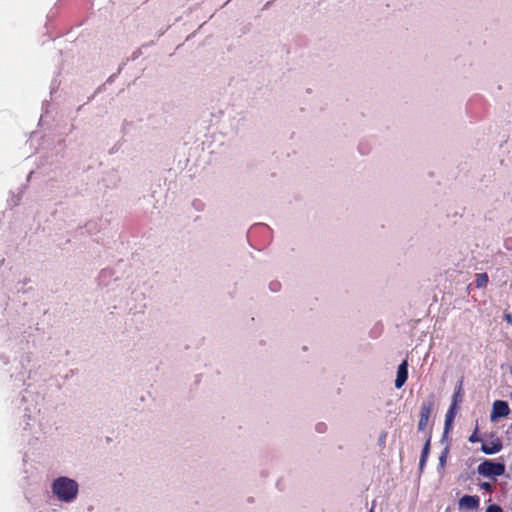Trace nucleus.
Listing matches in <instances>:
<instances>
[{
  "label": "nucleus",
  "mask_w": 512,
  "mask_h": 512,
  "mask_svg": "<svg viewBox=\"0 0 512 512\" xmlns=\"http://www.w3.org/2000/svg\"><path fill=\"white\" fill-rule=\"evenodd\" d=\"M52 491L63 502L73 501L78 494V484L68 477H59L53 481Z\"/></svg>",
  "instance_id": "1"
},
{
  "label": "nucleus",
  "mask_w": 512,
  "mask_h": 512,
  "mask_svg": "<svg viewBox=\"0 0 512 512\" xmlns=\"http://www.w3.org/2000/svg\"><path fill=\"white\" fill-rule=\"evenodd\" d=\"M477 471L484 477H498L505 473V465L503 463H495L491 460H485L482 462Z\"/></svg>",
  "instance_id": "2"
},
{
  "label": "nucleus",
  "mask_w": 512,
  "mask_h": 512,
  "mask_svg": "<svg viewBox=\"0 0 512 512\" xmlns=\"http://www.w3.org/2000/svg\"><path fill=\"white\" fill-rule=\"evenodd\" d=\"M510 409L506 401L496 400L492 405L491 421H496L500 417H505L509 414Z\"/></svg>",
  "instance_id": "3"
},
{
  "label": "nucleus",
  "mask_w": 512,
  "mask_h": 512,
  "mask_svg": "<svg viewBox=\"0 0 512 512\" xmlns=\"http://www.w3.org/2000/svg\"><path fill=\"white\" fill-rule=\"evenodd\" d=\"M432 408H433L432 402H424L421 405L420 419H419V423H418L419 431H424L426 429L428 422H429L431 412H432Z\"/></svg>",
  "instance_id": "4"
},
{
  "label": "nucleus",
  "mask_w": 512,
  "mask_h": 512,
  "mask_svg": "<svg viewBox=\"0 0 512 512\" xmlns=\"http://www.w3.org/2000/svg\"><path fill=\"white\" fill-rule=\"evenodd\" d=\"M480 499L478 496L464 495L458 501L460 510H474L479 507Z\"/></svg>",
  "instance_id": "5"
},
{
  "label": "nucleus",
  "mask_w": 512,
  "mask_h": 512,
  "mask_svg": "<svg viewBox=\"0 0 512 512\" xmlns=\"http://www.w3.org/2000/svg\"><path fill=\"white\" fill-rule=\"evenodd\" d=\"M408 378V362L404 360L399 366L397 370V376L395 380V387L400 389Z\"/></svg>",
  "instance_id": "6"
},
{
  "label": "nucleus",
  "mask_w": 512,
  "mask_h": 512,
  "mask_svg": "<svg viewBox=\"0 0 512 512\" xmlns=\"http://www.w3.org/2000/svg\"><path fill=\"white\" fill-rule=\"evenodd\" d=\"M502 449V443L501 441L496 438L492 441L485 442L482 444L481 450L483 453L487 455H493L498 453Z\"/></svg>",
  "instance_id": "7"
},
{
  "label": "nucleus",
  "mask_w": 512,
  "mask_h": 512,
  "mask_svg": "<svg viewBox=\"0 0 512 512\" xmlns=\"http://www.w3.org/2000/svg\"><path fill=\"white\" fill-rule=\"evenodd\" d=\"M455 410H456L455 403H452L449 410L446 413V416H445V428H444L445 433H448L452 427V422L455 417Z\"/></svg>",
  "instance_id": "8"
},
{
  "label": "nucleus",
  "mask_w": 512,
  "mask_h": 512,
  "mask_svg": "<svg viewBox=\"0 0 512 512\" xmlns=\"http://www.w3.org/2000/svg\"><path fill=\"white\" fill-rule=\"evenodd\" d=\"M448 455H449V447L446 446L439 456L438 472L440 475L444 474V469H445V466L447 463Z\"/></svg>",
  "instance_id": "9"
},
{
  "label": "nucleus",
  "mask_w": 512,
  "mask_h": 512,
  "mask_svg": "<svg viewBox=\"0 0 512 512\" xmlns=\"http://www.w3.org/2000/svg\"><path fill=\"white\" fill-rule=\"evenodd\" d=\"M475 283L478 288L485 287L486 284L488 283L487 274H485V273L477 274Z\"/></svg>",
  "instance_id": "10"
},
{
  "label": "nucleus",
  "mask_w": 512,
  "mask_h": 512,
  "mask_svg": "<svg viewBox=\"0 0 512 512\" xmlns=\"http://www.w3.org/2000/svg\"><path fill=\"white\" fill-rule=\"evenodd\" d=\"M461 401H462V383L459 384L456 392L454 393L452 403H455V406L457 407V404Z\"/></svg>",
  "instance_id": "11"
},
{
  "label": "nucleus",
  "mask_w": 512,
  "mask_h": 512,
  "mask_svg": "<svg viewBox=\"0 0 512 512\" xmlns=\"http://www.w3.org/2000/svg\"><path fill=\"white\" fill-rule=\"evenodd\" d=\"M430 453V437L427 438L424 447L422 449L421 458L428 459Z\"/></svg>",
  "instance_id": "12"
},
{
  "label": "nucleus",
  "mask_w": 512,
  "mask_h": 512,
  "mask_svg": "<svg viewBox=\"0 0 512 512\" xmlns=\"http://www.w3.org/2000/svg\"><path fill=\"white\" fill-rule=\"evenodd\" d=\"M486 512H503V510L500 506L493 504L487 507Z\"/></svg>",
  "instance_id": "13"
},
{
  "label": "nucleus",
  "mask_w": 512,
  "mask_h": 512,
  "mask_svg": "<svg viewBox=\"0 0 512 512\" xmlns=\"http://www.w3.org/2000/svg\"><path fill=\"white\" fill-rule=\"evenodd\" d=\"M480 488L486 491L491 492L492 491V485L488 482H483L480 484Z\"/></svg>",
  "instance_id": "14"
},
{
  "label": "nucleus",
  "mask_w": 512,
  "mask_h": 512,
  "mask_svg": "<svg viewBox=\"0 0 512 512\" xmlns=\"http://www.w3.org/2000/svg\"><path fill=\"white\" fill-rule=\"evenodd\" d=\"M469 441L471 443H475V442H478L479 441V437L477 435V431H475L470 437H469Z\"/></svg>",
  "instance_id": "15"
},
{
  "label": "nucleus",
  "mask_w": 512,
  "mask_h": 512,
  "mask_svg": "<svg viewBox=\"0 0 512 512\" xmlns=\"http://www.w3.org/2000/svg\"><path fill=\"white\" fill-rule=\"evenodd\" d=\"M427 459L420 458L419 469L422 471L426 465Z\"/></svg>",
  "instance_id": "16"
},
{
  "label": "nucleus",
  "mask_w": 512,
  "mask_h": 512,
  "mask_svg": "<svg viewBox=\"0 0 512 512\" xmlns=\"http://www.w3.org/2000/svg\"><path fill=\"white\" fill-rule=\"evenodd\" d=\"M505 320L509 323V324H512V316L510 314H506L505 315Z\"/></svg>",
  "instance_id": "17"
},
{
  "label": "nucleus",
  "mask_w": 512,
  "mask_h": 512,
  "mask_svg": "<svg viewBox=\"0 0 512 512\" xmlns=\"http://www.w3.org/2000/svg\"><path fill=\"white\" fill-rule=\"evenodd\" d=\"M370 512H372V511H370Z\"/></svg>",
  "instance_id": "18"
}]
</instances>
